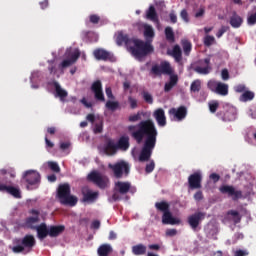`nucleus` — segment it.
I'll return each mask as SVG.
<instances>
[{
	"instance_id": "nucleus-35",
	"label": "nucleus",
	"mask_w": 256,
	"mask_h": 256,
	"mask_svg": "<svg viewBox=\"0 0 256 256\" xmlns=\"http://www.w3.org/2000/svg\"><path fill=\"white\" fill-rule=\"evenodd\" d=\"M132 253L136 256L145 255L147 253V246L143 244H137L132 247Z\"/></svg>"
},
{
	"instance_id": "nucleus-62",
	"label": "nucleus",
	"mask_w": 256,
	"mask_h": 256,
	"mask_svg": "<svg viewBox=\"0 0 256 256\" xmlns=\"http://www.w3.org/2000/svg\"><path fill=\"white\" fill-rule=\"evenodd\" d=\"M194 199L195 201H202L203 199V192L202 191H198L194 194Z\"/></svg>"
},
{
	"instance_id": "nucleus-25",
	"label": "nucleus",
	"mask_w": 256,
	"mask_h": 256,
	"mask_svg": "<svg viewBox=\"0 0 256 256\" xmlns=\"http://www.w3.org/2000/svg\"><path fill=\"white\" fill-rule=\"evenodd\" d=\"M118 150L117 144L113 140H108L104 146V153L108 156L116 155Z\"/></svg>"
},
{
	"instance_id": "nucleus-52",
	"label": "nucleus",
	"mask_w": 256,
	"mask_h": 256,
	"mask_svg": "<svg viewBox=\"0 0 256 256\" xmlns=\"http://www.w3.org/2000/svg\"><path fill=\"white\" fill-rule=\"evenodd\" d=\"M227 31H229V26H222V27L218 30V32H217V34H216V37H217L218 39H221V37H223V34H224V33H227Z\"/></svg>"
},
{
	"instance_id": "nucleus-30",
	"label": "nucleus",
	"mask_w": 256,
	"mask_h": 256,
	"mask_svg": "<svg viewBox=\"0 0 256 256\" xmlns=\"http://www.w3.org/2000/svg\"><path fill=\"white\" fill-rule=\"evenodd\" d=\"M179 83V76L177 75H170L169 82H166L164 85L165 93H169Z\"/></svg>"
},
{
	"instance_id": "nucleus-9",
	"label": "nucleus",
	"mask_w": 256,
	"mask_h": 256,
	"mask_svg": "<svg viewBox=\"0 0 256 256\" xmlns=\"http://www.w3.org/2000/svg\"><path fill=\"white\" fill-rule=\"evenodd\" d=\"M87 179L99 187V189H107V185H109V178L101 175V173L97 171H92L88 174Z\"/></svg>"
},
{
	"instance_id": "nucleus-61",
	"label": "nucleus",
	"mask_w": 256,
	"mask_h": 256,
	"mask_svg": "<svg viewBox=\"0 0 256 256\" xmlns=\"http://www.w3.org/2000/svg\"><path fill=\"white\" fill-rule=\"evenodd\" d=\"M167 237H175L177 235V229H168L166 230Z\"/></svg>"
},
{
	"instance_id": "nucleus-44",
	"label": "nucleus",
	"mask_w": 256,
	"mask_h": 256,
	"mask_svg": "<svg viewBox=\"0 0 256 256\" xmlns=\"http://www.w3.org/2000/svg\"><path fill=\"white\" fill-rule=\"evenodd\" d=\"M105 107L109 111H117V109H119V102L108 100L105 104Z\"/></svg>"
},
{
	"instance_id": "nucleus-8",
	"label": "nucleus",
	"mask_w": 256,
	"mask_h": 256,
	"mask_svg": "<svg viewBox=\"0 0 256 256\" xmlns=\"http://www.w3.org/2000/svg\"><path fill=\"white\" fill-rule=\"evenodd\" d=\"M171 73H173V69L171 68V64L167 61H162L160 65H153L150 70V74L154 75V77H161V75H171Z\"/></svg>"
},
{
	"instance_id": "nucleus-27",
	"label": "nucleus",
	"mask_w": 256,
	"mask_h": 256,
	"mask_svg": "<svg viewBox=\"0 0 256 256\" xmlns=\"http://www.w3.org/2000/svg\"><path fill=\"white\" fill-rule=\"evenodd\" d=\"M35 243V236L31 234L25 235L21 240L22 246L26 249H33V247H35Z\"/></svg>"
},
{
	"instance_id": "nucleus-40",
	"label": "nucleus",
	"mask_w": 256,
	"mask_h": 256,
	"mask_svg": "<svg viewBox=\"0 0 256 256\" xmlns=\"http://www.w3.org/2000/svg\"><path fill=\"white\" fill-rule=\"evenodd\" d=\"M253 99H255V93L251 91H245L240 96V101H242L243 103H247V101H253Z\"/></svg>"
},
{
	"instance_id": "nucleus-11",
	"label": "nucleus",
	"mask_w": 256,
	"mask_h": 256,
	"mask_svg": "<svg viewBox=\"0 0 256 256\" xmlns=\"http://www.w3.org/2000/svg\"><path fill=\"white\" fill-rule=\"evenodd\" d=\"M207 217V213L205 212H195L194 214L188 217V224L190 225L193 231H197V227L201 224L203 219Z\"/></svg>"
},
{
	"instance_id": "nucleus-13",
	"label": "nucleus",
	"mask_w": 256,
	"mask_h": 256,
	"mask_svg": "<svg viewBox=\"0 0 256 256\" xmlns=\"http://www.w3.org/2000/svg\"><path fill=\"white\" fill-rule=\"evenodd\" d=\"M23 179L30 186L39 185L41 183V174L35 170H28L24 173Z\"/></svg>"
},
{
	"instance_id": "nucleus-7",
	"label": "nucleus",
	"mask_w": 256,
	"mask_h": 256,
	"mask_svg": "<svg viewBox=\"0 0 256 256\" xmlns=\"http://www.w3.org/2000/svg\"><path fill=\"white\" fill-rule=\"evenodd\" d=\"M207 87L212 93H216L217 95H221L222 97H226L229 95V85L219 82L216 80H209L207 83Z\"/></svg>"
},
{
	"instance_id": "nucleus-51",
	"label": "nucleus",
	"mask_w": 256,
	"mask_h": 256,
	"mask_svg": "<svg viewBox=\"0 0 256 256\" xmlns=\"http://www.w3.org/2000/svg\"><path fill=\"white\" fill-rule=\"evenodd\" d=\"M79 57H81V52L79 50L74 51L71 56H70V61L72 63H77V59H79Z\"/></svg>"
},
{
	"instance_id": "nucleus-34",
	"label": "nucleus",
	"mask_w": 256,
	"mask_h": 256,
	"mask_svg": "<svg viewBox=\"0 0 256 256\" xmlns=\"http://www.w3.org/2000/svg\"><path fill=\"white\" fill-rule=\"evenodd\" d=\"M242 23H243V18H241V16L237 15V13L234 12L230 18L231 27H234V29H238V27L242 25Z\"/></svg>"
},
{
	"instance_id": "nucleus-23",
	"label": "nucleus",
	"mask_w": 256,
	"mask_h": 256,
	"mask_svg": "<svg viewBox=\"0 0 256 256\" xmlns=\"http://www.w3.org/2000/svg\"><path fill=\"white\" fill-rule=\"evenodd\" d=\"M167 55L173 57L176 63H181L183 60V52L181 51V47L179 45H175L172 50H167Z\"/></svg>"
},
{
	"instance_id": "nucleus-17",
	"label": "nucleus",
	"mask_w": 256,
	"mask_h": 256,
	"mask_svg": "<svg viewBox=\"0 0 256 256\" xmlns=\"http://www.w3.org/2000/svg\"><path fill=\"white\" fill-rule=\"evenodd\" d=\"M31 215L34 216H30L28 218H26L25 220V226L27 227V229H32V231H35V228L37 227V223H39V210H31L30 211Z\"/></svg>"
},
{
	"instance_id": "nucleus-29",
	"label": "nucleus",
	"mask_w": 256,
	"mask_h": 256,
	"mask_svg": "<svg viewBox=\"0 0 256 256\" xmlns=\"http://www.w3.org/2000/svg\"><path fill=\"white\" fill-rule=\"evenodd\" d=\"M146 17L153 23L159 25V16L157 15V10H155V6H149L148 10L146 11Z\"/></svg>"
},
{
	"instance_id": "nucleus-20",
	"label": "nucleus",
	"mask_w": 256,
	"mask_h": 256,
	"mask_svg": "<svg viewBox=\"0 0 256 256\" xmlns=\"http://www.w3.org/2000/svg\"><path fill=\"white\" fill-rule=\"evenodd\" d=\"M135 38H129V35L123 34V32H119L116 37V43L117 45H125L128 49V51L131 49V46L133 45V40Z\"/></svg>"
},
{
	"instance_id": "nucleus-59",
	"label": "nucleus",
	"mask_w": 256,
	"mask_h": 256,
	"mask_svg": "<svg viewBox=\"0 0 256 256\" xmlns=\"http://www.w3.org/2000/svg\"><path fill=\"white\" fill-rule=\"evenodd\" d=\"M105 93L108 99H115V96L113 95V90L111 89V87H106Z\"/></svg>"
},
{
	"instance_id": "nucleus-6",
	"label": "nucleus",
	"mask_w": 256,
	"mask_h": 256,
	"mask_svg": "<svg viewBox=\"0 0 256 256\" xmlns=\"http://www.w3.org/2000/svg\"><path fill=\"white\" fill-rule=\"evenodd\" d=\"M131 191V182L118 181L114 185V193L112 195V201H121L123 195H127Z\"/></svg>"
},
{
	"instance_id": "nucleus-14",
	"label": "nucleus",
	"mask_w": 256,
	"mask_h": 256,
	"mask_svg": "<svg viewBox=\"0 0 256 256\" xmlns=\"http://www.w3.org/2000/svg\"><path fill=\"white\" fill-rule=\"evenodd\" d=\"M217 117L225 122L235 121L237 119V109L233 106H227L225 112H218Z\"/></svg>"
},
{
	"instance_id": "nucleus-57",
	"label": "nucleus",
	"mask_w": 256,
	"mask_h": 256,
	"mask_svg": "<svg viewBox=\"0 0 256 256\" xmlns=\"http://www.w3.org/2000/svg\"><path fill=\"white\" fill-rule=\"evenodd\" d=\"M71 65H73V63L69 59H67L62 61V63L59 65V68L66 69V67H71Z\"/></svg>"
},
{
	"instance_id": "nucleus-1",
	"label": "nucleus",
	"mask_w": 256,
	"mask_h": 256,
	"mask_svg": "<svg viewBox=\"0 0 256 256\" xmlns=\"http://www.w3.org/2000/svg\"><path fill=\"white\" fill-rule=\"evenodd\" d=\"M128 132L138 144L143 143L145 139L144 146L139 155V161L141 163L149 161L151 155H153V149L157 145V136L159 135L155 122L151 119L142 120L136 125L128 126Z\"/></svg>"
},
{
	"instance_id": "nucleus-5",
	"label": "nucleus",
	"mask_w": 256,
	"mask_h": 256,
	"mask_svg": "<svg viewBox=\"0 0 256 256\" xmlns=\"http://www.w3.org/2000/svg\"><path fill=\"white\" fill-rule=\"evenodd\" d=\"M108 168L111 169L116 179H123V177H129V173H131V166H129V163L123 160L114 164H108Z\"/></svg>"
},
{
	"instance_id": "nucleus-37",
	"label": "nucleus",
	"mask_w": 256,
	"mask_h": 256,
	"mask_svg": "<svg viewBox=\"0 0 256 256\" xmlns=\"http://www.w3.org/2000/svg\"><path fill=\"white\" fill-rule=\"evenodd\" d=\"M155 207H156L157 211H161V213H163V214L170 211L169 210L170 205L168 202H165V201L156 202Z\"/></svg>"
},
{
	"instance_id": "nucleus-42",
	"label": "nucleus",
	"mask_w": 256,
	"mask_h": 256,
	"mask_svg": "<svg viewBox=\"0 0 256 256\" xmlns=\"http://www.w3.org/2000/svg\"><path fill=\"white\" fill-rule=\"evenodd\" d=\"M227 215H231L233 223L237 225L238 223H241V214L237 210H230L227 212Z\"/></svg>"
},
{
	"instance_id": "nucleus-60",
	"label": "nucleus",
	"mask_w": 256,
	"mask_h": 256,
	"mask_svg": "<svg viewBox=\"0 0 256 256\" xmlns=\"http://www.w3.org/2000/svg\"><path fill=\"white\" fill-rule=\"evenodd\" d=\"M170 22L175 24L177 23V14H175V11H171L169 14Z\"/></svg>"
},
{
	"instance_id": "nucleus-24",
	"label": "nucleus",
	"mask_w": 256,
	"mask_h": 256,
	"mask_svg": "<svg viewBox=\"0 0 256 256\" xmlns=\"http://www.w3.org/2000/svg\"><path fill=\"white\" fill-rule=\"evenodd\" d=\"M34 231H37V237L41 240L46 239L49 235V228H47V224L45 223H41L40 225L36 226Z\"/></svg>"
},
{
	"instance_id": "nucleus-41",
	"label": "nucleus",
	"mask_w": 256,
	"mask_h": 256,
	"mask_svg": "<svg viewBox=\"0 0 256 256\" xmlns=\"http://www.w3.org/2000/svg\"><path fill=\"white\" fill-rule=\"evenodd\" d=\"M165 37L169 43H175V32H173V28L170 26L165 28Z\"/></svg>"
},
{
	"instance_id": "nucleus-43",
	"label": "nucleus",
	"mask_w": 256,
	"mask_h": 256,
	"mask_svg": "<svg viewBox=\"0 0 256 256\" xmlns=\"http://www.w3.org/2000/svg\"><path fill=\"white\" fill-rule=\"evenodd\" d=\"M191 93H199L201 91V80H194L190 85Z\"/></svg>"
},
{
	"instance_id": "nucleus-49",
	"label": "nucleus",
	"mask_w": 256,
	"mask_h": 256,
	"mask_svg": "<svg viewBox=\"0 0 256 256\" xmlns=\"http://www.w3.org/2000/svg\"><path fill=\"white\" fill-rule=\"evenodd\" d=\"M128 103H129L131 109H137L139 107L137 99H135L131 96L128 97Z\"/></svg>"
},
{
	"instance_id": "nucleus-45",
	"label": "nucleus",
	"mask_w": 256,
	"mask_h": 256,
	"mask_svg": "<svg viewBox=\"0 0 256 256\" xmlns=\"http://www.w3.org/2000/svg\"><path fill=\"white\" fill-rule=\"evenodd\" d=\"M141 115H143V112H137V114L130 115L128 121L130 123H137V121H141Z\"/></svg>"
},
{
	"instance_id": "nucleus-18",
	"label": "nucleus",
	"mask_w": 256,
	"mask_h": 256,
	"mask_svg": "<svg viewBox=\"0 0 256 256\" xmlns=\"http://www.w3.org/2000/svg\"><path fill=\"white\" fill-rule=\"evenodd\" d=\"M203 181V176L200 172H195L188 177V183L190 189H201V182Z\"/></svg>"
},
{
	"instance_id": "nucleus-47",
	"label": "nucleus",
	"mask_w": 256,
	"mask_h": 256,
	"mask_svg": "<svg viewBox=\"0 0 256 256\" xmlns=\"http://www.w3.org/2000/svg\"><path fill=\"white\" fill-rule=\"evenodd\" d=\"M210 113H217V109H219V102L214 100L209 103Z\"/></svg>"
},
{
	"instance_id": "nucleus-16",
	"label": "nucleus",
	"mask_w": 256,
	"mask_h": 256,
	"mask_svg": "<svg viewBox=\"0 0 256 256\" xmlns=\"http://www.w3.org/2000/svg\"><path fill=\"white\" fill-rule=\"evenodd\" d=\"M170 117H173L174 121H183L187 117V107L180 106L178 108H171L168 111Z\"/></svg>"
},
{
	"instance_id": "nucleus-21",
	"label": "nucleus",
	"mask_w": 256,
	"mask_h": 256,
	"mask_svg": "<svg viewBox=\"0 0 256 256\" xmlns=\"http://www.w3.org/2000/svg\"><path fill=\"white\" fill-rule=\"evenodd\" d=\"M93 56L96 61H109L111 59V52L103 48H97L93 51Z\"/></svg>"
},
{
	"instance_id": "nucleus-64",
	"label": "nucleus",
	"mask_w": 256,
	"mask_h": 256,
	"mask_svg": "<svg viewBox=\"0 0 256 256\" xmlns=\"http://www.w3.org/2000/svg\"><path fill=\"white\" fill-rule=\"evenodd\" d=\"M249 255V252L246 250H237L234 254V256H247Z\"/></svg>"
},
{
	"instance_id": "nucleus-32",
	"label": "nucleus",
	"mask_w": 256,
	"mask_h": 256,
	"mask_svg": "<svg viewBox=\"0 0 256 256\" xmlns=\"http://www.w3.org/2000/svg\"><path fill=\"white\" fill-rule=\"evenodd\" d=\"M144 29V37L146 41H150L155 37V30H153V26L149 24H143Z\"/></svg>"
},
{
	"instance_id": "nucleus-38",
	"label": "nucleus",
	"mask_w": 256,
	"mask_h": 256,
	"mask_svg": "<svg viewBox=\"0 0 256 256\" xmlns=\"http://www.w3.org/2000/svg\"><path fill=\"white\" fill-rule=\"evenodd\" d=\"M93 132L95 135H99V133H103V118L98 117L93 127Z\"/></svg>"
},
{
	"instance_id": "nucleus-33",
	"label": "nucleus",
	"mask_w": 256,
	"mask_h": 256,
	"mask_svg": "<svg viewBox=\"0 0 256 256\" xmlns=\"http://www.w3.org/2000/svg\"><path fill=\"white\" fill-rule=\"evenodd\" d=\"M63 231H65V227L63 225L50 226L49 237H59Z\"/></svg>"
},
{
	"instance_id": "nucleus-36",
	"label": "nucleus",
	"mask_w": 256,
	"mask_h": 256,
	"mask_svg": "<svg viewBox=\"0 0 256 256\" xmlns=\"http://www.w3.org/2000/svg\"><path fill=\"white\" fill-rule=\"evenodd\" d=\"M113 252V248L109 244H102L98 248V255L99 256H109Z\"/></svg>"
},
{
	"instance_id": "nucleus-10",
	"label": "nucleus",
	"mask_w": 256,
	"mask_h": 256,
	"mask_svg": "<svg viewBox=\"0 0 256 256\" xmlns=\"http://www.w3.org/2000/svg\"><path fill=\"white\" fill-rule=\"evenodd\" d=\"M219 191L222 195L231 197L232 201H239V199L243 198V191L236 190L235 187L231 185H222L220 186Z\"/></svg>"
},
{
	"instance_id": "nucleus-58",
	"label": "nucleus",
	"mask_w": 256,
	"mask_h": 256,
	"mask_svg": "<svg viewBox=\"0 0 256 256\" xmlns=\"http://www.w3.org/2000/svg\"><path fill=\"white\" fill-rule=\"evenodd\" d=\"M221 77H222L223 81H228V79H229V70H227V68H224L222 70Z\"/></svg>"
},
{
	"instance_id": "nucleus-22",
	"label": "nucleus",
	"mask_w": 256,
	"mask_h": 256,
	"mask_svg": "<svg viewBox=\"0 0 256 256\" xmlns=\"http://www.w3.org/2000/svg\"><path fill=\"white\" fill-rule=\"evenodd\" d=\"M154 119L158 123L159 127H165L167 125V117L165 116V110L163 108H158L153 113Z\"/></svg>"
},
{
	"instance_id": "nucleus-4",
	"label": "nucleus",
	"mask_w": 256,
	"mask_h": 256,
	"mask_svg": "<svg viewBox=\"0 0 256 256\" xmlns=\"http://www.w3.org/2000/svg\"><path fill=\"white\" fill-rule=\"evenodd\" d=\"M7 170H0V191L2 193H9L15 199H21V189L15 186H11V181L5 178Z\"/></svg>"
},
{
	"instance_id": "nucleus-63",
	"label": "nucleus",
	"mask_w": 256,
	"mask_h": 256,
	"mask_svg": "<svg viewBox=\"0 0 256 256\" xmlns=\"http://www.w3.org/2000/svg\"><path fill=\"white\" fill-rule=\"evenodd\" d=\"M101 227V221L94 220L91 224V229H99Z\"/></svg>"
},
{
	"instance_id": "nucleus-48",
	"label": "nucleus",
	"mask_w": 256,
	"mask_h": 256,
	"mask_svg": "<svg viewBox=\"0 0 256 256\" xmlns=\"http://www.w3.org/2000/svg\"><path fill=\"white\" fill-rule=\"evenodd\" d=\"M143 99L149 105H153V96L149 92H143Z\"/></svg>"
},
{
	"instance_id": "nucleus-50",
	"label": "nucleus",
	"mask_w": 256,
	"mask_h": 256,
	"mask_svg": "<svg viewBox=\"0 0 256 256\" xmlns=\"http://www.w3.org/2000/svg\"><path fill=\"white\" fill-rule=\"evenodd\" d=\"M213 43H215V37L208 35L204 38L205 47H211Z\"/></svg>"
},
{
	"instance_id": "nucleus-54",
	"label": "nucleus",
	"mask_w": 256,
	"mask_h": 256,
	"mask_svg": "<svg viewBox=\"0 0 256 256\" xmlns=\"http://www.w3.org/2000/svg\"><path fill=\"white\" fill-rule=\"evenodd\" d=\"M89 19H90V23H93L94 25H97V23L101 21V17H99V15H96V14L90 15Z\"/></svg>"
},
{
	"instance_id": "nucleus-28",
	"label": "nucleus",
	"mask_w": 256,
	"mask_h": 256,
	"mask_svg": "<svg viewBox=\"0 0 256 256\" xmlns=\"http://www.w3.org/2000/svg\"><path fill=\"white\" fill-rule=\"evenodd\" d=\"M162 223L163 225H177V223H179V220L174 218L173 214H171V210H169L162 215Z\"/></svg>"
},
{
	"instance_id": "nucleus-55",
	"label": "nucleus",
	"mask_w": 256,
	"mask_h": 256,
	"mask_svg": "<svg viewBox=\"0 0 256 256\" xmlns=\"http://www.w3.org/2000/svg\"><path fill=\"white\" fill-rule=\"evenodd\" d=\"M180 17H181V19H183V21H185V23H189V13L187 12L186 9H183L180 12Z\"/></svg>"
},
{
	"instance_id": "nucleus-53",
	"label": "nucleus",
	"mask_w": 256,
	"mask_h": 256,
	"mask_svg": "<svg viewBox=\"0 0 256 256\" xmlns=\"http://www.w3.org/2000/svg\"><path fill=\"white\" fill-rule=\"evenodd\" d=\"M155 170V161H150V163H148L146 165V168H145V172L146 173H153V171Z\"/></svg>"
},
{
	"instance_id": "nucleus-2",
	"label": "nucleus",
	"mask_w": 256,
	"mask_h": 256,
	"mask_svg": "<svg viewBox=\"0 0 256 256\" xmlns=\"http://www.w3.org/2000/svg\"><path fill=\"white\" fill-rule=\"evenodd\" d=\"M155 48L151 45V41H143L141 39L134 38L132 45L130 46L129 52L136 59H142V57H147L150 53H153Z\"/></svg>"
},
{
	"instance_id": "nucleus-31",
	"label": "nucleus",
	"mask_w": 256,
	"mask_h": 256,
	"mask_svg": "<svg viewBox=\"0 0 256 256\" xmlns=\"http://www.w3.org/2000/svg\"><path fill=\"white\" fill-rule=\"evenodd\" d=\"M117 149L120 151H127L129 149V136H121L116 144Z\"/></svg>"
},
{
	"instance_id": "nucleus-39",
	"label": "nucleus",
	"mask_w": 256,
	"mask_h": 256,
	"mask_svg": "<svg viewBox=\"0 0 256 256\" xmlns=\"http://www.w3.org/2000/svg\"><path fill=\"white\" fill-rule=\"evenodd\" d=\"M182 49L184 55H186V57H189V55L191 54V50L193 49V44H191L189 40H182Z\"/></svg>"
},
{
	"instance_id": "nucleus-3",
	"label": "nucleus",
	"mask_w": 256,
	"mask_h": 256,
	"mask_svg": "<svg viewBox=\"0 0 256 256\" xmlns=\"http://www.w3.org/2000/svg\"><path fill=\"white\" fill-rule=\"evenodd\" d=\"M57 197L61 205H68L69 207H75L79 201L77 196L71 195V186L68 183L59 185Z\"/></svg>"
},
{
	"instance_id": "nucleus-26",
	"label": "nucleus",
	"mask_w": 256,
	"mask_h": 256,
	"mask_svg": "<svg viewBox=\"0 0 256 256\" xmlns=\"http://www.w3.org/2000/svg\"><path fill=\"white\" fill-rule=\"evenodd\" d=\"M53 86L56 92L55 97H59L60 101H65V99H67V96L69 95L66 90L61 88V85L57 81L53 82Z\"/></svg>"
},
{
	"instance_id": "nucleus-56",
	"label": "nucleus",
	"mask_w": 256,
	"mask_h": 256,
	"mask_svg": "<svg viewBox=\"0 0 256 256\" xmlns=\"http://www.w3.org/2000/svg\"><path fill=\"white\" fill-rule=\"evenodd\" d=\"M12 251L13 253H23V251H25V246L22 245H16L14 247H12Z\"/></svg>"
},
{
	"instance_id": "nucleus-12",
	"label": "nucleus",
	"mask_w": 256,
	"mask_h": 256,
	"mask_svg": "<svg viewBox=\"0 0 256 256\" xmlns=\"http://www.w3.org/2000/svg\"><path fill=\"white\" fill-rule=\"evenodd\" d=\"M83 203H95L99 199V192H93L89 187L84 186L81 189Z\"/></svg>"
},
{
	"instance_id": "nucleus-19",
	"label": "nucleus",
	"mask_w": 256,
	"mask_h": 256,
	"mask_svg": "<svg viewBox=\"0 0 256 256\" xmlns=\"http://www.w3.org/2000/svg\"><path fill=\"white\" fill-rule=\"evenodd\" d=\"M206 65L205 67L196 66L194 71L199 73V75H209L211 73V58H205L204 60H200V65Z\"/></svg>"
},
{
	"instance_id": "nucleus-46",
	"label": "nucleus",
	"mask_w": 256,
	"mask_h": 256,
	"mask_svg": "<svg viewBox=\"0 0 256 256\" xmlns=\"http://www.w3.org/2000/svg\"><path fill=\"white\" fill-rule=\"evenodd\" d=\"M48 167L54 173H60L61 172V168L59 167V164H57V162H48Z\"/></svg>"
},
{
	"instance_id": "nucleus-15",
	"label": "nucleus",
	"mask_w": 256,
	"mask_h": 256,
	"mask_svg": "<svg viewBox=\"0 0 256 256\" xmlns=\"http://www.w3.org/2000/svg\"><path fill=\"white\" fill-rule=\"evenodd\" d=\"M91 91L94 93L96 101H101L104 103L105 94H103V84L101 83V80H96L92 83Z\"/></svg>"
}]
</instances>
